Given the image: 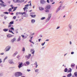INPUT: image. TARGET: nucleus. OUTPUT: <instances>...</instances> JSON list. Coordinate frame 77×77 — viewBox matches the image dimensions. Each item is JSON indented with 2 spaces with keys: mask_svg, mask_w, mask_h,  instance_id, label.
I'll return each mask as SVG.
<instances>
[{
  "mask_svg": "<svg viewBox=\"0 0 77 77\" xmlns=\"http://www.w3.org/2000/svg\"><path fill=\"white\" fill-rule=\"evenodd\" d=\"M13 1L14 3H17V2H18L20 0H13Z\"/></svg>",
  "mask_w": 77,
  "mask_h": 77,
  "instance_id": "12",
  "label": "nucleus"
},
{
  "mask_svg": "<svg viewBox=\"0 0 77 77\" xmlns=\"http://www.w3.org/2000/svg\"><path fill=\"white\" fill-rule=\"evenodd\" d=\"M3 30L4 32H7V31H8V29H3Z\"/></svg>",
  "mask_w": 77,
  "mask_h": 77,
  "instance_id": "15",
  "label": "nucleus"
},
{
  "mask_svg": "<svg viewBox=\"0 0 77 77\" xmlns=\"http://www.w3.org/2000/svg\"><path fill=\"white\" fill-rule=\"evenodd\" d=\"M11 25H8V28H9V27H11Z\"/></svg>",
  "mask_w": 77,
  "mask_h": 77,
  "instance_id": "56",
  "label": "nucleus"
},
{
  "mask_svg": "<svg viewBox=\"0 0 77 77\" xmlns=\"http://www.w3.org/2000/svg\"><path fill=\"white\" fill-rule=\"evenodd\" d=\"M39 42H40L41 41V38L38 39Z\"/></svg>",
  "mask_w": 77,
  "mask_h": 77,
  "instance_id": "64",
  "label": "nucleus"
},
{
  "mask_svg": "<svg viewBox=\"0 0 77 77\" xmlns=\"http://www.w3.org/2000/svg\"><path fill=\"white\" fill-rule=\"evenodd\" d=\"M50 1L51 2H53V0H50Z\"/></svg>",
  "mask_w": 77,
  "mask_h": 77,
  "instance_id": "58",
  "label": "nucleus"
},
{
  "mask_svg": "<svg viewBox=\"0 0 77 77\" xmlns=\"http://www.w3.org/2000/svg\"><path fill=\"white\" fill-rule=\"evenodd\" d=\"M33 37H31L30 38V39L31 40H32V38H33Z\"/></svg>",
  "mask_w": 77,
  "mask_h": 77,
  "instance_id": "57",
  "label": "nucleus"
},
{
  "mask_svg": "<svg viewBox=\"0 0 77 77\" xmlns=\"http://www.w3.org/2000/svg\"><path fill=\"white\" fill-rule=\"evenodd\" d=\"M4 14H9V13L7 12H4Z\"/></svg>",
  "mask_w": 77,
  "mask_h": 77,
  "instance_id": "36",
  "label": "nucleus"
},
{
  "mask_svg": "<svg viewBox=\"0 0 77 77\" xmlns=\"http://www.w3.org/2000/svg\"><path fill=\"white\" fill-rule=\"evenodd\" d=\"M22 51H25V48H23Z\"/></svg>",
  "mask_w": 77,
  "mask_h": 77,
  "instance_id": "40",
  "label": "nucleus"
},
{
  "mask_svg": "<svg viewBox=\"0 0 77 77\" xmlns=\"http://www.w3.org/2000/svg\"><path fill=\"white\" fill-rule=\"evenodd\" d=\"M0 54H1V55H3V54H4V53H1Z\"/></svg>",
  "mask_w": 77,
  "mask_h": 77,
  "instance_id": "53",
  "label": "nucleus"
},
{
  "mask_svg": "<svg viewBox=\"0 0 77 77\" xmlns=\"http://www.w3.org/2000/svg\"><path fill=\"white\" fill-rule=\"evenodd\" d=\"M8 18V17H6V16H4V18L5 19H6V18Z\"/></svg>",
  "mask_w": 77,
  "mask_h": 77,
  "instance_id": "55",
  "label": "nucleus"
},
{
  "mask_svg": "<svg viewBox=\"0 0 77 77\" xmlns=\"http://www.w3.org/2000/svg\"><path fill=\"white\" fill-rule=\"evenodd\" d=\"M50 8H51V6L50 5H48L46 6V8H45V9H50Z\"/></svg>",
  "mask_w": 77,
  "mask_h": 77,
  "instance_id": "2",
  "label": "nucleus"
},
{
  "mask_svg": "<svg viewBox=\"0 0 77 77\" xmlns=\"http://www.w3.org/2000/svg\"><path fill=\"white\" fill-rule=\"evenodd\" d=\"M64 72H67L68 71V69L67 68H65L64 70Z\"/></svg>",
  "mask_w": 77,
  "mask_h": 77,
  "instance_id": "28",
  "label": "nucleus"
},
{
  "mask_svg": "<svg viewBox=\"0 0 77 77\" xmlns=\"http://www.w3.org/2000/svg\"><path fill=\"white\" fill-rule=\"evenodd\" d=\"M31 52H32V54H34V53H35V50L33 49H31Z\"/></svg>",
  "mask_w": 77,
  "mask_h": 77,
  "instance_id": "7",
  "label": "nucleus"
},
{
  "mask_svg": "<svg viewBox=\"0 0 77 77\" xmlns=\"http://www.w3.org/2000/svg\"><path fill=\"white\" fill-rule=\"evenodd\" d=\"M8 11H9V12H11V11H12V8H10L8 10Z\"/></svg>",
  "mask_w": 77,
  "mask_h": 77,
  "instance_id": "30",
  "label": "nucleus"
},
{
  "mask_svg": "<svg viewBox=\"0 0 77 77\" xmlns=\"http://www.w3.org/2000/svg\"><path fill=\"white\" fill-rule=\"evenodd\" d=\"M30 56H31V54H29L28 55H26L25 56V57L27 58V59H30Z\"/></svg>",
  "mask_w": 77,
  "mask_h": 77,
  "instance_id": "4",
  "label": "nucleus"
},
{
  "mask_svg": "<svg viewBox=\"0 0 77 77\" xmlns=\"http://www.w3.org/2000/svg\"><path fill=\"white\" fill-rule=\"evenodd\" d=\"M31 17H32V18H35V17H36V15H30Z\"/></svg>",
  "mask_w": 77,
  "mask_h": 77,
  "instance_id": "17",
  "label": "nucleus"
},
{
  "mask_svg": "<svg viewBox=\"0 0 77 77\" xmlns=\"http://www.w3.org/2000/svg\"><path fill=\"white\" fill-rule=\"evenodd\" d=\"M47 2L48 3H50V1H49V0H47Z\"/></svg>",
  "mask_w": 77,
  "mask_h": 77,
  "instance_id": "50",
  "label": "nucleus"
},
{
  "mask_svg": "<svg viewBox=\"0 0 77 77\" xmlns=\"http://www.w3.org/2000/svg\"><path fill=\"white\" fill-rule=\"evenodd\" d=\"M39 9L40 11H43V10L44 9V8L42 7H39Z\"/></svg>",
  "mask_w": 77,
  "mask_h": 77,
  "instance_id": "10",
  "label": "nucleus"
},
{
  "mask_svg": "<svg viewBox=\"0 0 77 77\" xmlns=\"http://www.w3.org/2000/svg\"><path fill=\"white\" fill-rule=\"evenodd\" d=\"M35 13H31V15H33Z\"/></svg>",
  "mask_w": 77,
  "mask_h": 77,
  "instance_id": "43",
  "label": "nucleus"
},
{
  "mask_svg": "<svg viewBox=\"0 0 77 77\" xmlns=\"http://www.w3.org/2000/svg\"><path fill=\"white\" fill-rule=\"evenodd\" d=\"M45 12H49V11L48 10H46L45 11Z\"/></svg>",
  "mask_w": 77,
  "mask_h": 77,
  "instance_id": "48",
  "label": "nucleus"
},
{
  "mask_svg": "<svg viewBox=\"0 0 77 77\" xmlns=\"http://www.w3.org/2000/svg\"><path fill=\"white\" fill-rule=\"evenodd\" d=\"M2 59H0V63H2Z\"/></svg>",
  "mask_w": 77,
  "mask_h": 77,
  "instance_id": "61",
  "label": "nucleus"
},
{
  "mask_svg": "<svg viewBox=\"0 0 77 77\" xmlns=\"http://www.w3.org/2000/svg\"><path fill=\"white\" fill-rule=\"evenodd\" d=\"M7 36L8 38H11L12 37V35L11 34H8L7 35Z\"/></svg>",
  "mask_w": 77,
  "mask_h": 77,
  "instance_id": "8",
  "label": "nucleus"
},
{
  "mask_svg": "<svg viewBox=\"0 0 77 77\" xmlns=\"http://www.w3.org/2000/svg\"><path fill=\"white\" fill-rule=\"evenodd\" d=\"M28 3H30L29 4V6H31V5H32V4L31 3V1H29Z\"/></svg>",
  "mask_w": 77,
  "mask_h": 77,
  "instance_id": "41",
  "label": "nucleus"
},
{
  "mask_svg": "<svg viewBox=\"0 0 77 77\" xmlns=\"http://www.w3.org/2000/svg\"><path fill=\"white\" fill-rule=\"evenodd\" d=\"M15 56H16V55L14 54L13 55V56L14 57Z\"/></svg>",
  "mask_w": 77,
  "mask_h": 77,
  "instance_id": "62",
  "label": "nucleus"
},
{
  "mask_svg": "<svg viewBox=\"0 0 77 77\" xmlns=\"http://www.w3.org/2000/svg\"><path fill=\"white\" fill-rule=\"evenodd\" d=\"M20 56L19 55H18L17 56V58H18V59H19V58H20Z\"/></svg>",
  "mask_w": 77,
  "mask_h": 77,
  "instance_id": "47",
  "label": "nucleus"
},
{
  "mask_svg": "<svg viewBox=\"0 0 77 77\" xmlns=\"http://www.w3.org/2000/svg\"><path fill=\"white\" fill-rule=\"evenodd\" d=\"M71 71H72V69H71L70 68L68 69V72H71Z\"/></svg>",
  "mask_w": 77,
  "mask_h": 77,
  "instance_id": "11",
  "label": "nucleus"
},
{
  "mask_svg": "<svg viewBox=\"0 0 77 77\" xmlns=\"http://www.w3.org/2000/svg\"><path fill=\"white\" fill-rule=\"evenodd\" d=\"M9 32H10V33H12L14 35V33L12 31H11L10 30H9Z\"/></svg>",
  "mask_w": 77,
  "mask_h": 77,
  "instance_id": "26",
  "label": "nucleus"
},
{
  "mask_svg": "<svg viewBox=\"0 0 77 77\" xmlns=\"http://www.w3.org/2000/svg\"><path fill=\"white\" fill-rule=\"evenodd\" d=\"M55 3V2H54L53 3H52V5H53Z\"/></svg>",
  "mask_w": 77,
  "mask_h": 77,
  "instance_id": "63",
  "label": "nucleus"
},
{
  "mask_svg": "<svg viewBox=\"0 0 77 77\" xmlns=\"http://www.w3.org/2000/svg\"><path fill=\"white\" fill-rule=\"evenodd\" d=\"M27 71H28V72H29V71H30V70L28 69L27 70Z\"/></svg>",
  "mask_w": 77,
  "mask_h": 77,
  "instance_id": "60",
  "label": "nucleus"
},
{
  "mask_svg": "<svg viewBox=\"0 0 77 77\" xmlns=\"http://www.w3.org/2000/svg\"><path fill=\"white\" fill-rule=\"evenodd\" d=\"M60 7H59L58 8V9L57 10V12H58V11H59V10H60Z\"/></svg>",
  "mask_w": 77,
  "mask_h": 77,
  "instance_id": "34",
  "label": "nucleus"
},
{
  "mask_svg": "<svg viewBox=\"0 0 77 77\" xmlns=\"http://www.w3.org/2000/svg\"><path fill=\"white\" fill-rule=\"evenodd\" d=\"M72 75V74H71V73H70L69 74L67 75V77H71V75Z\"/></svg>",
  "mask_w": 77,
  "mask_h": 77,
  "instance_id": "22",
  "label": "nucleus"
},
{
  "mask_svg": "<svg viewBox=\"0 0 77 77\" xmlns=\"http://www.w3.org/2000/svg\"><path fill=\"white\" fill-rule=\"evenodd\" d=\"M8 59V57H6L4 59V61H5V60L6 59Z\"/></svg>",
  "mask_w": 77,
  "mask_h": 77,
  "instance_id": "39",
  "label": "nucleus"
},
{
  "mask_svg": "<svg viewBox=\"0 0 77 77\" xmlns=\"http://www.w3.org/2000/svg\"><path fill=\"white\" fill-rule=\"evenodd\" d=\"M9 63L11 64L13 63V64H14V62H13V61H12L11 60L9 61Z\"/></svg>",
  "mask_w": 77,
  "mask_h": 77,
  "instance_id": "18",
  "label": "nucleus"
},
{
  "mask_svg": "<svg viewBox=\"0 0 77 77\" xmlns=\"http://www.w3.org/2000/svg\"><path fill=\"white\" fill-rule=\"evenodd\" d=\"M11 29L12 30H14V29L13 27H11Z\"/></svg>",
  "mask_w": 77,
  "mask_h": 77,
  "instance_id": "45",
  "label": "nucleus"
},
{
  "mask_svg": "<svg viewBox=\"0 0 77 77\" xmlns=\"http://www.w3.org/2000/svg\"><path fill=\"white\" fill-rule=\"evenodd\" d=\"M38 71H39V69H37L35 70L36 72H38Z\"/></svg>",
  "mask_w": 77,
  "mask_h": 77,
  "instance_id": "38",
  "label": "nucleus"
},
{
  "mask_svg": "<svg viewBox=\"0 0 77 77\" xmlns=\"http://www.w3.org/2000/svg\"><path fill=\"white\" fill-rule=\"evenodd\" d=\"M74 75H75V76L76 77L77 75V72H75L74 73Z\"/></svg>",
  "mask_w": 77,
  "mask_h": 77,
  "instance_id": "35",
  "label": "nucleus"
},
{
  "mask_svg": "<svg viewBox=\"0 0 77 77\" xmlns=\"http://www.w3.org/2000/svg\"><path fill=\"white\" fill-rule=\"evenodd\" d=\"M35 63L34 64V65H35L36 66H35V68H37V67H38V65H37V62H35Z\"/></svg>",
  "mask_w": 77,
  "mask_h": 77,
  "instance_id": "19",
  "label": "nucleus"
},
{
  "mask_svg": "<svg viewBox=\"0 0 77 77\" xmlns=\"http://www.w3.org/2000/svg\"><path fill=\"white\" fill-rule=\"evenodd\" d=\"M28 9V8L27 7H25L24 8H23V9L24 11H26V9Z\"/></svg>",
  "mask_w": 77,
  "mask_h": 77,
  "instance_id": "14",
  "label": "nucleus"
},
{
  "mask_svg": "<svg viewBox=\"0 0 77 77\" xmlns=\"http://www.w3.org/2000/svg\"><path fill=\"white\" fill-rule=\"evenodd\" d=\"M13 18H14V20H15V19H16V16H14L13 17Z\"/></svg>",
  "mask_w": 77,
  "mask_h": 77,
  "instance_id": "49",
  "label": "nucleus"
},
{
  "mask_svg": "<svg viewBox=\"0 0 77 77\" xmlns=\"http://www.w3.org/2000/svg\"><path fill=\"white\" fill-rule=\"evenodd\" d=\"M22 65H23V63L21 62L20 63L18 66V67H19V68H21L22 66H22Z\"/></svg>",
  "mask_w": 77,
  "mask_h": 77,
  "instance_id": "5",
  "label": "nucleus"
},
{
  "mask_svg": "<svg viewBox=\"0 0 77 77\" xmlns=\"http://www.w3.org/2000/svg\"><path fill=\"white\" fill-rule=\"evenodd\" d=\"M19 74L18 72H17L15 73L14 75L16 77H19Z\"/></svg>",
  "mask_w": 77,
  "mask_h": 77,
  "instance_id": "6",
  "label": "nucleus"
},
{
  "mask_svg": "<svg viewBox=\"0 0 77 77\" xmlns=\"http://www.w3.org/2000/svg\"><path fill=\"white\" fill-rule=\"evenodd\" d=\"M16 40V38H13L12 40V42H14V41H15Z\"/></svg>",
  "mask_w": 77,
  "mask_h": 77,
  "instance_id": "24",
  "label": "nucleus"
},
{
  "mask_svg": "<svg viewBox=\"0 0 77 77\" xmlns=\"http://www.w3.org/2000/svg\"><path fill=\"white\" fill-rule=\"evenodd\" d=\"M60 27L59 26H57V29H59Z\"/></svg>",
  "mask_w": 77,
  "mask_h": 77,
  "instance_id": "59",
  "label": "nucleus"
},
{
  "mask_svg": "<svg viewBox=\"0 0 77 77\" xmlns=\"http://www.w3.org/2000/svg\"><path fill=\"white\" fill-rule=\"evenodd\" d=\"M24 17H27V14H26L24 15Z\"/></svg>",
  "mask_w": 77,
  "mask_h": 77,
  "instance_id": "37",
  "label": "nucleus"
},
{
  "mask_svg": "<svg viewBox=\"0 0 77 77\" xmlns=\"http://www.w3.org/2000/svg\"><path fill=\"white\" fill-rule=\"evenodd\" d=\"M18 73L19 74V76H21L23 75V74L21 72H18Z\"/></svg>",
  "mask_w": 77,
  "mask_h": 77,
  "instance_id": "9",
  "label": "nucleus"
},
{
  "mask_svg": "<svg viewBox=\"0 0 77 77\" xmlns=\"http://www.w3.org/2000/svg\"><path fill=\"white\" fill-rule=\"evenodd\" d=\"M14 24V21H11L9 23V24L11 25V24Z\"/></svg>",
  "mask_w": 77,
  "mask_h": 77,
  "instance_id": "20",
  "label": "nucleus"
},
{
  "mask_svg": "<svg viewBox=\"0 0 77 77\" xmlns=\"http://www.w3.org/2000/svg\"><path fill=\"white\" fill-rule=\"evenodd\" d=\"M20 40H21V36H20L19 38L17 39V41L18 42L20 41Z\"/></svg>",
  "mask_w": 77,
  "mask_h": 77,
  "instance_id": "21",
  "label": "nucleus"
},
{
  "mask_svg": "<svg viewBox=\"0 0 77 77\" xmlns=\"http://www.w3.org/2000/svg\"><path fill=\"white\" fill-rule=\"evenodd\" d=\"M0 2H1V3H4V2H3V1L2 0H0Z\"/></svg>",
  "mask_w": 77,
  "mask_h": 77,
  "instance_id": "46",
  "label": "nucleus"
},
{
  "mask_svg": "<svg viewBox=\"0 0 77 77\" xmlns=\"http://www.w3.org/2000/svg\"><path fill=\"white\" fill-rule=\"evenodd\" d=\"M74 52H72L71 53V54H74Z\"/></svg>",
  "mask_w": 77,
  "mask_h": 77,
  "instance_id": "54",
  "label": "nucleus"
},
{
  "mask_svg": "<svg viewBox=\"0 0 77 77\" xmlns=\"http://www.w3.org/2000/svg\"><path fill=\"white\" fill-rule=\"evenodd\" d=\"M10 48H11V46H8L5 48V50L6 51H9V50H10Z\"/></svg>",
  "mask_w": 77,
  "mask_h": 77,
  "instance_id": "1",
  "label": "nucleus"
},
{
  "mask_svg": "<svg viewBox=\"0 0 77 77\" xmlns=\"http://www.w3.org/2000/svg\"><path fill=\"white\" fill-rule=\"evenodd\" d=\"M31 22H32V23H34L35 22V20H34L33 19H32L31 20Z\"/></svg>",
  "mask_w": 77,
  "mask_h": 77,
  "instance_id": "23",
  "label": "nucleus"
},
{
  "mask_svg": "<svg viewBox=\"0 0 77 77\" xmlns=\"http://www.w3.org/2000/svg\"><path fill=\"white\" fill-rule=\"evenodd\" d=\"M18 53V52H15L14 53V54L16 55H17V54Z\"/></svg>",
  "mask_w": 77,
  "mask_h": 77,
  "instance_id": "51",
  "label": "nucleus"
},
{
  "mask_svg": "<svg viewBox=\"0 0 77 77\" xmlns=\"http://www.w3.org/2000/svg\"><path fill=\"white\" fill-rule=\"evenodd\" d=\"M45 17H42V18H41V20H44V19H45Z\"/></svg>",
  "mask_w": 77,
  "mask_h": 77,
  "instance_id": "32",
  "label": "nucleus"
},
{
  "mask_svg": "<svg viewBox=\"0 0 77 77\" xmlns=\"http://www.w3.org/2000/svg\"><path fill=\"white\" fill-rule=\"evenodd\" d=\"M50 17H48V19L46 20V22L50 20Z\"/></svg>",
  "mask_w": 77,
  "mask_h": 77,
  "instance_id": "16",
  "label": "nucleus"
},
{
  "mask_svg": "<svg viewBox=\"0 0 77 77\" xmlns=\"http://www.w3.org/2000/svg\"><path fill=\"white\" fill-rule=\"evenodd\" d=\"M29 4H27L25 6V7H27H27H29Z\"/></svg>",
  "mask_w": 77,
  "mask_h": 77,
  "instance_id": "31",
  "label": "nucleus"
},
{
  "mask_svg": "<svg viewBox=\"0 0 77 77\" xmlns=\"http://www.w3.org/2000/svg\"><path fill=\"white\" fill-rule=\"evenodd\" d=\"M21 14H22V15H24V14H26V12H23V13H21Z\"/></svg>",
  "mask_w": 77,
  "mask_h": 77,
  "instance_id": "33",
  "label": "nucleus"
},
{
  "mask_svg": "<svg viewBox=\"0 0 77 77\" xmlns=\"http://www.w3.org/2000/svg\"><path fill=\"white\" fill-rule=\"evenodd\" d=\"M45 42H44V43H42V46L44 45V44H45Z\"/></svg>",
  "mask_w": 77,
  "mask_h": 77,
  "instance_id": "44",
  "label": "nucleus"
},
{
  "mask_svg": "<svg viewBox=\"0 0 77 77\" xmlns=\"http://www.w3.org/2000/svg\"><path fill=\"white\" fill-rule=\"evenodd\" d=\"M21 36L22 38H24V35H21Z\"/></svg>",
  "mask_w": 77,
  "mask_h": 77,
  "instance_id": "52",
  "label": "nucleus"
},
{
  "mask_svg": "<svg viewBox=\"0 0 77 77\" xmlns=\"http://www.w3.org/2000/svg\"><path fill=\"white\" fill-rule=\"evenodd\" d=\"M40 3L42 5H44V4H45L46 3V2L44 0H41L40 1Z\"/></svg>",
  "mask_w": 77,
  "mask_h": 77,
  "instance_id": "3",
  "label": "nucleus"
},
{
  "mask_svg": "<svg viewBox=\"0 0 77 77\" xmlns=\"http://www.w3.org/2000/svg\"><path fill=\"white\" fill-rule=\"evenodd\" d=\"M17 7H15L14 8V9L13 10V11H15L17 9Z\"/></svg>",
  "mask_w": 77,
  "mask_h": 77,
  "instance_id": "25",
  "label": "nucleus"
},
{
  "mask_svg": "<svg viewBox=\"0 0 77 77\" xmlns=\"http://www.w3.org/2000/svg\"><path fill=\"white\" fill-rule=\"evenodd\" d=\"M10 6H11V9H14V6H13V5H11Z\"/></svg>",
  "mask_w": 77,
  "mask_h": 77,
  "instance_id": "27",
  "label": "nucleus"
},
{
  "mask_svg": "<svg viewBox=\"0 0 77 77\" xmlns=\"http://www.w3.org/2000/svg\"><path fill=\"white\" fill-rule=\"evenodd\" d=\"M26 63L27 65H29V64L30 63H29V62L28 61L26 62Z\"/></svg>",
  "mask_w": 77,
  "mask_h": 77,
  "instance_id": "42",
  "label": "nucleus"
},
{
  "mask_svg": "<svg viewBox=\"0 0 77 77\" xmlns=\"http://www.w3.org/2000/svg\"><path fill=\"white\" fill-rule=\"evenodd\" d=\"M0 5L1 6H3V7H5V6H6V5L3 3H0Z\"/></svg>",
  "mask_w": 77,
  "mask_h": 77,
  "instance_id": "13",
  "label": "nucleus"
},
{
  "mask_svg": "<svg viewBox=\"0 0 77 77\" xmlns=\"http://www.w3.org/2000/svg\"><path fill=\"white\" fill-rule=\"evenodd\" d=\"M74 65H75L74 64H72L71 65V66L72 68H73L74 66Z\"/></svg>",
  "mask_w": 77,
  "mask_h": 77,
  "instance_id": "29",
  "label": "nucleus"
}]
</instances>
